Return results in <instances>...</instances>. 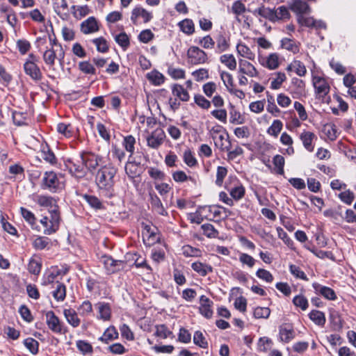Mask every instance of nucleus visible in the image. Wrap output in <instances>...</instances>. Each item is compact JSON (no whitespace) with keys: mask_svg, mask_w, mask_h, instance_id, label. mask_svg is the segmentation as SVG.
<instances>
[{"mask_svg":"<svg viewBox=\"0 0 356 356\" xmlns=\"http://www.w3.org/2000/svg\"><path fill=\"white\" fill-rule=\"evenodd\" d=\"M117 172L118 169L112 163H108L102 166L96 173L95 184L97 188L107 197L113 195Z\"/></svg>","mask_w":356,"mask_h":356,"instance_id":"1","label":"nucleus"},{"mask_svg":"<svg viewBox=\"0 0 356 356\" xmlns=\"http://www.w3.org/2000/svg\"><path fill=\"white\" fill-rule=\"evenodd\" d=\"M65 50L63 46H51L43 54L44 63L51 68H53L55 61L58 60L60 65H63Z\"/></svg>","mask_w":356,"mask_h":356,"instance_id":"2","label":"nucleus"},{"mask_svg":"<svg viewBox=\"0 0 356 356\" xmlns=\"http://www.w3.org/2000/svg\"><path fill=\"white\" fill-rule=\"evenodd\" d=\"M41 188L51 193H58L64 188V184L59 180L54 172H45L42 180Z\"/></svg>","mask_w":356,"mask_h":356,"instance_id":"3","label":"nucleus"},{"mask_svg":"<svg viewBox=\"0 0 356 356\" xmlns=\"http://www.w3.org/2000/svg\"><path fill=\"white\" fill-rule=\"evenodd\" d=\"M65 165L68 169L72 176L77 179L83 178L87 175L83 160L79 158V159L74 158L66 159L65 161Z\"/></svg>","mask_w":356,"mask_h":356,"instance_id":"4","label":"nucleus"},{"mask_svg":"<svg viewBox=\"0 0 356 356\" xmlns=\"http://www.w3.org/2000/svg\"><path fill=\"white\" fill-rule=\"evenodd\" d=\"M46 323L49 330L56 334H65L68 331L67 327L64 325L53 311L46 313Z\"/></svg>","mask_w":356,"mask_h":356,"instance_id":"5","label":"nucleus"},{"mask_svg":"<svg viewBox=\"0 0 356 356\" xmlns=\"http://www.w3.org/2000/svg\"><path fill=\"white\" fill-rule=\"evenodd\" d=\"M79 158L83 160L86 173L88 172H93L102 161V157L92 152H82Z\"/></svg>","mask_w":356,"mask_h":356,"instance_id":"6","label":"nucleus"},{"mask_svg":"<svg viewBox=\"0 0 356 356\" xmlns=\"http://www.w3.org/2000/svg\"><path fill=\"white\" fill-rule=\"evenodd\" d=\"M257 10L259 15L268 17L270 19H289L290 16L288 9L284 6H280L275 11L264 7L259 8Z\"/></svg>","mask_w":356,"mask_h":356,"instance_id":"7","label":"nucleus"},{"mask_svg":"<svg viewBox=\"0 0 356 356\" xmlns=\"http://www.w3.org/2000/svg\"><path fill=\"white\" fill-rule=\"evenodd\" d=\"M148 201L150 203L152 211L163 216H167L168 215V211L164 208L160 197L152 189H150L148 191Z\"/></svg>","mask_w":356,"mask_h":356,"instance_id":"8","label":"nucleus"},{"mask_svg":"<svg viewBox=\"0 0 356 356\" xmlns=\"http://www.w3.org/2000/svg\"><path fill=\"white\" fill-rule=\"evenodd\" d=\"M49 212L50 214V217H49L50 225L48 229H44V234L47 235L55 233L58 229L60 221L59 207L58 204L51 209H49Z\"/></svg>","mask_w":356,"mask_h":356,"instance_id":"9","label":"nucleus"},{"mask_svg":"<svg viewBox=\"0 0 356 356\" xmlns=\"http://www.w3.org/2000/svg\"><path fill=\"white\" fill-rule=\"evenodd\" d=\"M187 54L188 62L192 65L204 63L207 59L205 52L197 46H191L188 49Z\"/></svg>","mask_w":356,"mask_h":356,"instance_id":"10","label":"nucleus"},{"mask_svg":"<svg viewBox=\"0 0 356 356\" xmlns=\"http://www.w3.org/2000/svg\"><path fill=\"white\" fill-rule=\"evenodd\" d=\"M67 272L68 268L66 267L52 266L48 272L44 273L42 284L44 286L49 285L53 283L58 276L65 275Z\"/></svg>","mask_w":356,"mask_h":356,"instance_id":"11","label":"nucleus"},{"mask_svg":"<svg viewBox=\"0 0 356 356\" xmlns=\"http://www.w3.org/2000/svg\"><path fill=\"white\" fill-rule=\"evenodd\" d=\"M103 262L106 270L108 273H114L124 268L125 262L122 260H115L111 256L104 255L102 257Z\"/></svg>","mask_w":356,"mask_h":356,"instance_id":"12","label":"nucleus"},{"mask_svg":"<svg viewBox=\"0 0 356 356\" xmlns=\"http://www.w3.org/2000/svg\"><path fill=\"white\" fill-rule=\"evenodd\" d=\"M165 138L164 131L161 129H156L147 137V145L153 149H158L163 143Z\"/></svg>","mask_w":356,"mask_h":356,"instance_id":"13","label":"nucleus"},{"mask_svg":"<svg viewBox=\"0 0 356 356\" xmlns=\"http://www.w3.org/2000/svg\"><path fill=\"white\" fill-rule=\"evenodd\" d=\"M24 70L25 73L35 81H40L42 78L40 67L33 61H26Z\"/></svg>","mask_w":356,"mask_h":356,"instance_id":"14","label":"nucleus"},{"mask_svg":"<svg viewBox=\"0 0 356 356\" xmlns=\"http://www.w3.org/2000/svg\"><path fill=\"white\" fill-rule=\"evenodd\" d=\"M313 84L316 90V92L324 97L330 92V86L327 81L320 76H314L313 78Z\"/></svg>","mask_w":356,"mask_h":356,"instance_id":"15","label":"nucleus"},{"mask_svg":"<svg viewBox=\"0 0 356 356\" xmlns=\"http://www.w3.org/2000/svg\"><path fill=\"white\" fill-rule=\"evenodd\" d=\"M279 335L282 341L289 343L295 338L296 332L292 325L284 323L279 327Z\"/></svg>","mask_w":356,"mask_h":356,"instance_id":"16","label":"nucleus"},{"mask_svg":"<svg viewBox=\"0 0 356 356\" xmlns=\"http://www.w3.org/2000/svg\"><path fill=\"white\" fill-rule=\"evenodd\" d=\"M98 30L97 22L94 17H90L81 24V31L86 34L94 33Z\"/></svg>","mask_w":356,"mask_h":356,"instance_id":"17","label":"nucleus"},{"mask_svg":"<svg viewBox=\"0 0 356 356\" xmlns=\"http://www.w3.org/2000/svg\"><path fill=\"white\" fill-rule=\"evenodd\" d=\"M313 287L315 291L322 295L327 300H334L337 299V296L334 291L327 286H322L318 283H314Z\"/></svg>","mask_w":356,"mask_h":356,"instance_id":"18","label":"nucleus"},{"mask_svg":"<svg viewBox=\"0 0 356 356\" xmlns=\"http://www.w3.org/2000/svg\"><path fill=\"white\" fill-rule=\"evenodd\" d=\"M138 17L143 18L144 22H148L152 18V15L143 8H135L131 13V20L134 24L137 23Z\"/></svg>","mask_w":356,"mask_h":356,"instance_id":"19","label":"nucleus"},{"mask_svg":"<svg viewBox=\"0 0 356 356\" xmlns=\"http://www.w3.org/2000/svg\"><path fill=\"white\" fill-rule=\"evenodd\" d=\"M305 148L309 152H313L314 146L312 144L314 139H317L316 135L310 131H304L300 136Z\"/></svg>","mask_w":356,"mask_h":356,"instance_id":"20","label":"nucleus"},{"mask_svg":"<svg viewBox=\"0 0 356 356\" xmlns=\"http://www.w3.org/2000/svg\"><path fill=\"white\" fill-rule=\"evenodd\" d=\"M54 8L62 19L68 17V5L66 0H54Z\"/></svg>","mask_w":356,"mask_h":356,"instance_id":"21","label":"nucleus"},{"mask_svg":"<svg viewBox=\"0 0 356 356\" xmlns=\"http://www.w3.org/2000/svg\"><path fill=\"white\" fill-rule=\"evenodd\" d=\"M172 93L182 102H188L190 99L188 91L181 85L178 83H175L172 86Z\"/></svg>","mask_w":356,"mask_h":356,"instance_id":"22","label":"nucleus"},{"mask_svg":"<svg viewBox=\"0 0 356 356\" xmlns=\"http://www.w3.org/2000/svg\"><path fill=\"white\" fill-rule=\"evenodd\" d=\"M192 269L201 276H206L209 273L213 272V267L211 265L195 261L191 264Z\"/></svg>","mask_w":356,"mask_h":356,"instance_id":"23","label":"nucleus"},{"mask_svg":"<svg viewBox=\"0 0 356 356\" xmlns=\"http://www.w3.org/2000/svg\"><path fill=\"white\" fill-rule=\"evenodd\" d=\"M35 202L40 207H47L49 209H51L57 204L56 200L54 197L43 195H38L35 199Z\"/></svg>","mask_w":356,"mask_h":356,"instance_id":"24","label":"nucleus"},{"mask_svg":"<svg viewBox=\"0 0 356 356\" xmlns=\"http://www.w3.org/2000/svg\"><path fill=\"white\" fill-rule=\"evenodd\" d=\"M63 314L67 321L73 327H77L81 323V320L79 318L78 315L72 309H65Z\"/></svg>","mask_w":356,"mask_h":356,"instance_id":"25","label":"nucleus"},{"mask_svg":"<svg viewBox=\"0 0 356 356\" xmlns=\"http://www.w3.org/2000/svg\"><path fill=\"white\" fill-rule=\"evenodd\" d=\"M239 72L250 76H255L257 75L255 67L250 63L245 60H239Z\"/></svg>","mask_w":356,"mask_h":356,"instance_id":"26","label":"nucleus"},{"mask_svg":"<svg viewBox=\"0 0 356 356\" xmlns=\"http://www.w3.org/2000/svg\"><path fill=\"white\" fill-rule=\"evenodd\" d=\"M148 81L154 86H161L165 81V76L156 70H153L146 75Z\"/></svg>","mask_w":356,"mask_h":356,"instance_id":"27","label":"nucleus"},{"mask_svg":"<svg viewBox=\"0 0 356 356\" xmlns=\"http://www.w3.org/2000/svg\"><path fill=\"white\" fill-rule=\"evenodd\" d=\"M83 199L90 205V207L95 210H101L104 208L102 201L95 195L83 194Z\"/></svg>","mask_w":356,"mask_h":356,"instance_id":"28","label":"nucleus"},{"mask_svg":"<svg viewBox=\"0 0 356 356\" xmlns=\"http://www.w3.org/2000/svg\"><path fill=\"white\" fill-rule=\"evenodd\" d=\"M118 338V332L114 326H110L108 327L102 336L99 338V340L105 343H108L111 341Z\"/></svg>","mask_w":356,"mask_h":356,"instance_id":"29","label":"nucleus"},{"mask_svg":"<svg viewBox=\"0 0 356 356\" xmlns=\"http://www.w3.org/2000/svg\"><path fill=\"white\" fill-rule=\"evenodd\" d=\"M95 307L99 311V318L104 321H108L111 318V309L110 305L106 302H98Z\"/></svg>","mask_w":356,"mask_h":356,"instance_id":"30","label":"nucleus"},{"mask_svg":"<svg viewBox=\"0 0 356 356\" xmlns=\"http://www.w3.org/2000/svg\"><path fill=\"white\" fill-rule=\"evenodd\" d=\"M309 318L317 325L324 326L326 322L325 314L319 310H312L309 314Z\"/></svg>","mask_w":356,"mask_h":356,"instance_id":"31","label":"nucleus"},{"mask_svg":"<svg viewBox=\"0 0 356 356\" xmlns=\"http://www.w3.org/2000/svg\"><path fill=\"white\" fill-rule=\"evenodd\" d=\"M291 9L298 15L307 13L309 10L308 4L301 0H296L291 6Z\"/></svg>","mask_w":356,"mask_h":356,"instance_id":"32","label":"nucleus"},{"mask_svg":"<svg viewBox=\"0 0 356 356\" xmlns=\"http://www.w3.org/2000/svg\"><path fill=\"white\" fill-rule=\"evenodd\" d=\"M201 229L203 234L209 238H216L218 237L219 232L210 223L202 225Z\"/></svg>","mask_w":356,"mask_h":356,"instance_id":"33","label":"nucleus"},{"mask_svg":"<svg viewBox=\"0 0 356 356\" xmlns=\"http://www.w3.org/2000/svg\"><path fill=\"white\" fill-rule=\"evenodd\" d=\"M42 158L47 163L54 165L57 163V159L54 152L49 149L48 145L42 147L41 151Z\"/></svg>","mask_w":356,"mask_h":356,"instance_id":"34","label":"nucleus"},{"mask_svg":"<svg viewBox=\"0 0 356 356\" xmlns=\"http://www.w3.org/2000/svg\"><path fill=\"white\" fill-rule=\"evenodd\" d=\"M178 26L181 31L188 35L192 34L195 31L194 23L191 19H185L179 22Z\"/></svg>","mask_w":356,"mask_h":356,"instance_id":"35","label":"nucleus"},{"mask_svg":"<svg viewBox=\"0 0 356 356\" xmlns=\"http://www.w3.org/2000/svg\"><path fill=\"white\" fill-rule=\"evenodd\" d=\"M125 172L127 176L134 179L140 175L138 165L133 161H128L125 165Z\"/></svg>","mask_w":356,"mask_h":356,"instance_id":"36","label":"nucleus"},{"mask_svg":"<svg viewBox=\"0 0 356 356\" xmlns=\"http://www.w3.org/2000/svg\"><path fill=\"white\" fill-rule=\"evenodd\" d=\"M182 253L186 257H200L202 254L200 249L192 247L189 245H186L182 247Z\"/></svg>","mask_w":356,"mask_h":356,"instance_id":"37","label":"nucleus"},{"mask_svg":"<svg viewBox=\"0 0 356 356\" xmlns=\"http://www.w3.org/2000/svg\"><path fill=\"white\" fill-rule=\"evenodd\" d=\"M54 298L58 301H63L66 296V287L64 284L56 283V289L53 291Z\"/></svg>","mask_w":356,"mask_h":356,"instance_id":"38","label":"nucleus"},{"mask_svg":"<svg viewBox=\"0 0 356 356\" xmlns=\"http://www.w3.org/2000/svg\"><path fill=\"white\" fill-rule=\"evenodd\" d=\"M122 144L125 149L130 153L129 158H131L134 152L135 138L131 135L127 136L124 137Z\"/></svg>","mask_w":356,"mask_h":356,"instance_id":"39","label":"nucleus"},{"mask_svg":"<svg viewBox=\"0 0 356 356\" xmlns=\"http://www.w3.org/2000/svg\"><path fill=\"white\" fill-rule=\"evenodd\" d=\"M273 165L275 167V172L278 175H284V158L280 154H277L273 159Z\"/></svg>","mask_w":356,"mask_h":356,"instance_id":"40","label":"nucleus"},{"mask_svg":"<svg viewBox=\"0 0 356 356\" xmlns=\"http://www.w3.org/2000/svg\"><path fill=\"white\" fill-rule=\"evenodd\" d=\"M221 63L225 64L229 70H233L236 67V61L232 54H224L220 58Z\"/></svg>","mask_w":356,"mask_h":356,"instance_id":"41","label":"nucleus"},{"mask_svg":"<svg viewBox=\"0 0 356 356\" xmlns=\"http://www.w3.org/2000/svg\"><path fill=\"white\" fill-rule=\"evenodd\" d=\"M279 56L277 54H270L266 60V67L270 70H275L279 67Z\"/></svg>","mask_w":356,"mask_h":356,"instance_id":"42","label":"nucleus"},{"mask_svg":"<svg viewBox=\"0 0 356 356\" xmlns=\"http://www.w3.org/2000/svg\"><path fill=\"white\" fill-rule=\"evenodd\" d=\"M25 347L33 354L36 355L38 353L39 343L33 338H27L24 341Z\"/></svg>","mask_w":356,"mask_h":356,"instance_id":"43","label":"nucleus"},{"mask_svg":"<svg viewBox=\"0 0 356 356\" xmlns=\"http://www.w3.org/2000/svg\"><path fill=\"white\" fill-rule=\"evenodd\" d=\"M71 8L74 10V17L76 19H81L90 13L89 7L86 5L83 6H78L76 10H75L76 6H72Z\"/></svg>","mask_w":356,"mask_h":356,"instance_id":"44","label":"nucleus"},{"mask_svg":"<svg viewBox=\"0 0 356 356\" xmlns=\"http://www.w3.org/2000/svg\"><path fill=\"white\" fill-rule=\"evenodd\" d=\"M20 212L24 220L33 227L36 224V218L33 213L26 208L21 207Z\"/></svg>","mask_w":356,"mask_h":356,"instance_id":"45","label":"nucleus"},{"mask_svg":"<svg viewBox=\"0 0 356 356\" xmlns=\"http://www.w3.org/2000/svg\"><path fill=\"white\" fill-rule=\"evenodd\" d=\"M293 303L296 307H300L303 311L309 307L307 299L302 295L296 296L293 299Z\"/></svg>","mask_w":356,"mask_h":356,"instance_id":"46","label":"nucleus"},{"mask_svg":"<svg viewBox=\"0 0 356 356\" xmlns=\"http://www.w3.org/2000/svg\"><path fill=\"white\" fill-rule=\"evenodd\" d=\"M193 343L202 348H206L208 346V343L201 331H196L193 336Z\"/></svg>","mask_w":356,"mask_h":356,"instance_id":"47","label":"nucleus"},{"mask_svg":"<svg viewBox=\"0 0 356 356\" xmlns=\"http://www.w3.org/2000/svg\"><path fill=\"white\" fill-rule=\"evenodd\" d=\"M220 78L221 80L223 81L227 90L229 92L232 91V90H233V88H234V84L232 74L226 72H222L220 73Z\"/></svg>","mask_w":356,"mask_h":356,"instance_id":"48","label":"nucleus"},{"mask_svg":"<svg viewBox=\"0 0 356 356\" xmlns=\"http://www.w3.org/2000/svg\"><path fill=\"white\" fill-rule=\"evenodd\" d=\"M278 237L281 238L284 243L291 249L293 250L294 242L288 236V234L284 231V229L281 227L277 228Z\"/></svg>","mask_w":356,"mask_h":356,"instance_id":"49","label":"nucleus"},{"mask_svg":"<svg viewBox=\"0 0 356 356\" xmlns=\"http://www.w3.org/2000/svg\"><path fill=\"white\" fill-rule=\"evenodd\" d=\"M41 263L35 259H31L28 264V270L33 275H38L41 270Z\"/></svg>","mask_w":356,"mask_h":356,"instance_id":"50","label":"nucleus"},{"mask_svg":"<svg viewBox=\"0 0 356 356\" xmlns=\"http://www.w3.org/2000/svg\"><path fill=\"white\" fill-rule=\"evenodd\" d=\"M339 198L345 204L350 205L355 199V195L350 190H346L338 195Z\"/></svg>","mask_w":356,"mask_h":356,"instance_id":"51","label":"nucleus"},{"mask_svg":"<svg viewBox=\"0 0 356 356\" xmlns=\"http://www.w3.org/2000/svg\"><path fill=\"white\" fill-rule=\"evenodd\" d=\"M282 129V122L279 120L273 122L271 126L268 129L267 132L273 136L277 137Z\"/></svg>","mask_w":356,"mask_h":356,"instance_id":"52","label":"nucleus"},{"mask_svg":"<svg viewBox=\"0 0 356 356\" xmlns=\"http://www.w3.org/2000/svg\"><path fill=\"white\" fill-rule=\"evenodd\" d=\"M49 238L44 236L37 237L33 243V245L36 250H43L49 244Z\"/></svg>","mask_w":356,"mask_h":356,"instance_id":"53","label":"nucleus"},{"mask_svg":"<svg viewBox=\"0 0 356 356\" xmlns=\"http://www.w3.org/2000/svg\"><path fill=\"white\" fill-rule=\"evenodd\" d=\"M323 132L327 136V138L334 140L337 138V129L334 124H325L323 126Z\"/></svg>","mask_w":356,"mask_h":356,"instance_id":"54","label":"nucleus"},{"mask_svg":"<svg viewBox=\"0 0 356 356\" xmlns=\"http://www.w3.org/2000/svg\"><path fill=\"white\" fill-rule=\"evenodd\" d=\"M167 72L173 79H184L185 77V71L184 70L175 68L172 66L168 67Z\"/></svg>","mask_w":356,"mask_h":356,"instance_id":"55","label":"nucleus"},{"mask_svg":"<svg viewBox=\"0 0 356 356\" xmlns=\"http://www.w3.org/2000/svg\"><path fill=\"white\" fill-rule=\"evenodd\" d=\"M277 77L274 79L270 83V88L273 90L279 89L282 83L286 80V77L284 72H277Z\"/></svg>","mask_w":356,"mask_h":356,"instance_id":"56","label":"nucleus"},{"mask_svg":"<svg viewBox=\"0 0 356 356\" xmlns=\"http://www.w3.org/2000/svg\"><path fill=\"white\" fill-rule=\"evenodd\" d=\"M254 316L256 318H268L270 314L268 307H257L254 310Z\"/></svg>","mask_w":356,"mask_h":356,"instance_id":"57","label":"nucleus"},{"mask_svg":"<svg viewBox=\"0 0 356 356\" xmlns=\"http://www.w3.org/2000/svg\"><path fill=\"white\" fill-rule=\"evenodd\" d=\"M26 113L18 111L13 112V120L15 124L17 126H22L26 124Z\"/></svg>","mask_w":356,"mask_h":356,"instance_id":"58","label":"nucleus"},{"mask_svg":"<svg viewBox=\"0 0 356 356\" xmlns=\"http://www.w3.org/2000/svg\"><path fill=\"white\" fill-rule=\"evenodd\" d=\"M172 334V332L168 330L167 326L164 324L157 325H156V332L155 335L163 338L166 339Z\"/></svg>","mask_w":356,"mask_h":356,"instance_id":"59","label":"nucleus"},{"mask_svg":"<svg viewBox=\"0 0 356 356\" xmlns=\"http://www.w3.org/2000/svg\"><path fill=\"white\" fill-rule=\"evenodd\" d=\"M291 83L292 86L296 88L294 93L302 95L305 92V83L302 80L298 78H293Z\"/></svg>","mask_w":356,"mask_h":356,"instance_id":"60","label":"nucleus"},{"mask_svg":"<svg viewBox=\"0 0 356 356\" xmlns=\"http://www.w3.org/2000/svg\"><path fill=\"white\" fill-rule=\"evenodd\" d=\"M79 70L87 74H95L96 70L94 66L88 61H83L79 63Z\"/></svg>","mask_w":356,"mask_h":356,"instance_id":"61","label":"nucleus"},{"mask_svg":"<svg viewBox=\"0 0 356 356\" xmlns=\"http://www.w3.org/2000/svg\"><path fill=\"white\" fill-rule=\"evenodd\" d=\"M184 161L189 167L195 166L197 164V159L193 156L190 149H187L184 152Z\"/></svg>","mask_w":356,"mask_h":356,"instance_id":"62","label":"nucleus"},{"mask_svg":"<svg viewBox=\"0 0 356 356\" xmlns=\"http://www.w3.org/2000/svg\"><path fill=\"white\" fill-rule=\"evenodd\" d=\"M195 103L203 109H208L211 106V102L207 99L204 96L201 95H195L194 96Z\"/></svg>","mask_w":356,"mask_h":356,"instance_id":"63","label":"nucleus"},{"mask_svg":"<svg viewBox=\"0 0 356 356\" xmlns=\"http://www.w3.org/2000/svg\"><path fill=\"white\" fill-rule=\"evenodd\" d=\"M76 347L83 354L91 353L92 352V346L91 344L83 340L77 341Z\"/></svg>","mask_w":356,"mask_h":356,"instance_id":"64","label":"nucleus"}]
</instances>
